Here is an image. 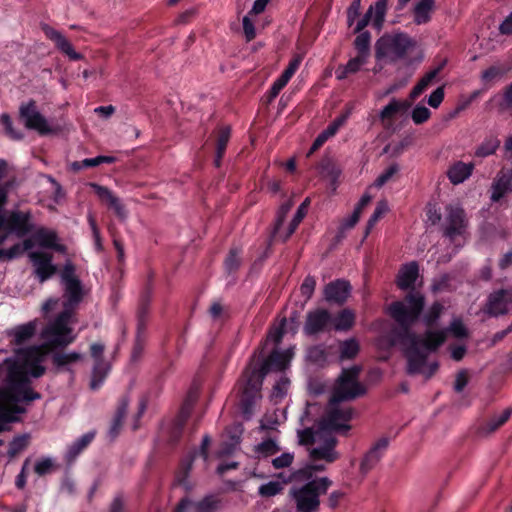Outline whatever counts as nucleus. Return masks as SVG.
<instances>
[{"label":"nucleus","instance_id":"f704fd0d","mask_svg":"<svg viewBox=\"0 0 512 512\" xmlns=\"http://www.w3.org/2000/svg\"><path fill=\"white\" fill-rule=\"evenodd\" d=\"M499 146L500 140L497 137H487L476 149L475 156L481 158L490 156L496 152Z\"/></svg>","mask_w":512,"mask_h":512},{"label":"nucleus","instance_id":"aec40b11","mask_svg":"<svg viewBox=\"0 0 512 512\" xmlns=\"http://www.w3.org/2000/svg\"><path fill=\"white\" fill-rule=\"evenodd\" d=\"M42 30L45 36L54 42L56 48L68 56L70 60L78 61L83 58L82 54L74 50L72 44L62 35L61 32L49 25H44Z\"/></svg>","mask_w":512,"mask_h":512},{"label":"nucleus","instance_id":"603ef678","mask_svg":"<svg viewBox=\"0 0 512 512\" xmlns=\"http://www.w3.org/2000/svg\"><path fill=\"white\" fill-rule=\"evenodd\" d=\"M498 106L501 111L512 110V83L504 88Z\"/></svg>","mask_w":512,"mask_h":512},{"label":"nucleus","instance_id":"a19ab883","mask_svg":"<svg viewBox=\"0 0 512 512\" xmlns=\"http://www.w3.org/2000/svg\"><path fill=\"white\" fill-rule=\"evenodd\" d=\"M355 314L353 311L349 309L342 310L336 321H335V329L336 330H349L354 325Z\"/></svg>","mask_w":512,"mask_h":512},{"label":"nucleus","instance_id":"6ab92c4d","mask_svg":"<svg viewBox=\"0 0 512 512\" xmlns=\"http://www.w3.org/2000/svg\"><path fill=\"white\" fill-rule=\"evenodd\" d=\"M29 258L40 281H45L57 272V266L52 263V255L42 252H31Z\"/></svg>","mask_w":512,"mask_h":512},{"label":"nucleus","instance_id":"0eeeda50","mask_svg":"<svg viewBox=\"0 0 512 512\" xmlns=\"http://www.w3.org/2000/svg\"><path fill=\"white\" fill-rule=\"evenodd\" d=\"M415 45V40L406 33L384 34L376 42L375 56L377 59L390 58L393 61L403 59Z\"/></svg>","mask_w":512,"mask_h":512},{"label":"nucleus","instance_id":"de8ad7c7","mask_svg":"<svg viewBox=\"0 0 512 512\" xmlns=\"http://www.w3.org/2000/svg\"><path fill=\"white\" fill-rule=\"evenodd\" d=\"M430 117L431 111L427 107L419 104L414 107L411 113L412 121L416 125L425 123L426 121L429 120Z\"/></svg>","mask_w":512,"mask_h":512},{"label":"nucleus","instance_id":"2f4dec72","mask_svg":"<svg viewBox=\"0 0 512 512\" xmlns=\"http://www.w3.org/2000/svg\"><path fill=\"white\" fill-rule=\"evenodd\" d=\"M36 330V321H32L18 326L12 332L15 344L20 345L22 343L29 341L35 335Z\"/></svg>","mask_w":512,"mask_h":512},{"label":"nucleus","instance_id":"6e6552de","mask_svg":"<svg viewBox=\"0 0 512 512\" xmlns=\"http://www.w3.org/2000/svg\"><path fill=\"white\" fill-rule=\"evenodd\" d=\"M360 372L359 366L344 369L335 381L330 398L335 402L353 400L365 393V388L358 381Z\"/></svg>","mask_w":512,"mask_h":512},{"label":"nucleus","instance_id":"bb28decb","mask_svg":"<svg viewBox=\"0 0 512 512\" xmlns=\"http://www.w3.org/2000/svg\"><path fill=\"white\" fill-rule=\"evenodd\" d=\"M472 171V164H466L462 161H458L449 168L447 176L450 182L456 185L464 182L472 174Z\"/></svg>","mask_w":512,"mask_h":512},{"label":"nucleus","instance_id":"6e6d98bb","mask_svg":"<svg viewBox=\"0 0 512 512\" xmlns=\"http://www.w3.org/2000/svg\"><path fill=\"white\" fill-rule=\"evenodd\" d=\"M445 97V89L444 86H439L436 88L428 98V104L432 108H438L443 102Z\"/></svg>","mask_w":512,"mask_h":512},{"label":"nucleus","instance_id":"c03bdc74","mask_svg":"<svg viewBox=\"0 0 512 512\" xmlns=\"http://www.w3.org/2000/svg\"><path fill=\"white\" fill-rule=\"evenodd\" d=\"M387 3L388 0H377L374 4L373 11L375 13L373 19V26L376 28H381L384 22V18L387 11Z\"/></svg>","mask_w":512,"mask_h":512},{"label":"nucleus","instance_id":"338daca9","mask_svg":"<svg viewBox=\"0 0 512 512\" xmlns=\"http://www.w3.org/2000/svg\"><path fill=\"white\" fill-rule=\"evenodd\" d=\"M450 331L457 338H465L468 336V331L465 325L460 320H454L450 325Z\"/></svg>","mask_w":512,"mask_h":512},{"label":"nucleus","instance_id":"393cba45","mask_svg":"<svg viewBox=\"0 0 512 512\" xmlns=\"http://www.w3.org/2000/svg\"><path fill=\"white\" fill-rule=\"evenodd\" d=\"M231 137L230 126H221L217 129L215 139V159L214 165L219 168L225 155L228 142Z\"/></svg>","mask_w":512,"mask_h":512},{"label":"nucleus","instance_id":"412c9836","mask_svg":"<svg viewBox=\"0 0 512 512\" xmlns=\"http://www.w3.org/2000/svg\"><path fill=\"white\" fill-rule=\"evenodd\" d=\"M300 63V57H296L290 60L288 66L285 68L282 74L273 82L269 91L267 92L269 101L275 99L279 95L281 90L288 84L290 79L293 77V75L299 68Z\"/></svg>","mask_w":512,"mask_h":512},{"label":"nucleus","instance_id":"a878e982","mask_svg":"<svg viewBox=\"0 0 512 512\" xmlns=\"http://www.w3.org/2000/svg\"><path fill=\"white\" fill-rule=\"evenodd\" d=\"M418 275L419 269L416 262L404 265L397 276L398 287L402 290L413 289Z\"/></svg>","mask_w":512,"mask_h":512},{"label":"nucleus","instance_id":"dca6fc26","mask_svg":"<svg viewBox=\"0 0 512 512\" xmlns=\"http://www.w3.org/2000/svg\"><path fill=\"white\" fill-rule=\"evenodd\" d=\"M316 169L320 177L327 181L329 188L336 192L342 175V168L332 156L325 154L318 162Z\"/></svg>","mask_w":512,"mask_h":512},{"label":"nucleus","instance_id":"774afa93","mask_svg":"<svg viewBox=\"0 0 512 512\" xmlns=\"http://www.w3.org/2000/svg\"><path fill=\"white\" fill-rule=\"evenodd\" d=\"M326 386L319 379L312 378L308 382V390L313 395H320L325 392Z\"/></svg>","mask_w":512,"mask_h":512},{"label":"nucleus","instance_id":"3c124183","mask_svg":"<svg viewBox=\"0 0 512 512\" xmlns=\"http://www.w3.org/2000/svg\"><path fill=\"white\" fill-rule=\"evenodd\" d=\"M399 171V165L393 163L389 165L376 179L375 185L378 187L386 184L397 172Z\"/></svg>","mask_w":512,"mask_h":512},{"label":"nucleus","instance_id":"c85d7f7f","mask_svg":"<svg viewBox=\"0 0 512 512\" xmlns=\"http://www.w3.org/2000/svg\"><path fill=\"white\" fill-rule=\"evenodd\" d=\"M330 316L325 310H318L309 314L306 322V330L309 333H317L325 328L328 324Z\"/></svg>","mask_w":512,"mask_h":512},{"label":"nucleus","instance_id":"4d7b16f0","mask_svg":"<svg viewBox=\"0 0 512 512\" xmlns=\"http://www.w3.org/2000/svg\"><path fill=\"white\" fill-rule=\"evenodd\" d=\"M504 72L505 71L501 67L493 65L482 72L481 79L484 82H490L496 78L501 77Z\"/></svg>","mask_w":512,"mask_h":512},{"label":"nucleus","instance_id":"864d4df0","mask_svg":"<svg viewBox=\"0 0 512 512\" xmlns=\"http://www.w3.org/2000/svg\"><path fill=\"white\" fill-rule=\"evenodd\" d=\"M256 449L261 455L270 456L278 452L279 447L274 440L268 439L260 443Z\"/></svg>","mask_w":512,"mask_h":512},{"label":"nucleus","instance_id":"9d476101","mask_svg":"<svg viewBox=\"0 0 512 512\" xmlns=\"http://www.w3.org/2000/svg\"><path fill=\"white\" fill-rule=\"evenodd\" d=\"M19 118L27 129L37 131L42 136L55 134L58 131L57 128L51 127L46 118L37 110L36 101L33 99L26 103H21Z\"/></svg>","mask_w":512,"mask_h":512},{"label":"nucleus","instance_id":"a18cd8bd","mask_svg":"<svg viewBox=\"0 0 512 512\" xmlns=\"http://www.w3.org/2000/svg\"><path fill=\"white\" fill-rule=\"evenodd\" d=\"M82 358L77 352L58 353L53 356V363L56 367L61 368L71 363L77 362Z\"/></svg>","mask_w":512,"mask_h":512},{"label":"nucleus","instance_id":"37998d69","mask_svg":"<svg viewBox=\"0 0 512 512\" xmlns=\"http://www.w3.org/2000/svg\"><path fill=\"white\" fill-rule=\"evenodd\" d=\"M1 124L4 127L5 134L12 140H22L24 138V134L22 131L16 130L13 127V122L11 117L4 113L0 118Z\"/></svg>","mask_w":512,"mask_h":512},{"label":"nucleus","instance_id":"58836bf2","mask_svg":"<svg viewBox=\"0 0 512 512\" xmlns=\"http://www.w3.org/2000/svg\"><path fill=\"white\" fill-rule=\"evenodd\" d=\"M443 310L444 307L440 302H434L423 315L426 327H434Z\"/></svg>","mask_w":512,"mask_h":512},{"label":"nucleus","instance_id":"4468645a","mask_svg":"<svg viewBox=\"0 0 512 512\" xmlns=\"http://www.w3.org/2000/svg\"><path fill=\"white\" fill-rule=\"evenodd\" d=\"M62 280L65 283L67 297V302L64 303L63 308L68 306L74 310V306L83 298V290L79 279L74 274V266L70 262H67L64 266Z\"/></svg>","mask_w":512,"mask_h":512},{"label":"nucleus","instance_id":"680f3d73","mask_svg":"<svg viewBox=\"0 0 512 512\" xmlns=\"http://www.w3.org/2000/svg\"><path fill=\"white\" fill-rule=\"evenodd\" d=\"M366 57L362 55H357L356 57L350 59L345 66L346 71L350 74L357 73L361 66L365 63Z\"/></svg>","mask_w":512,"mask_h":512},{"label":"nucleus","instance_id":"2eb2a0df","mask_svg":"<svg viewBox=\"0 0 512 512\" xmlns=\"http://www.w3.org/2000/svg\"><path fill=\"white\" fill-rule=\"evenodd\" d=\"M512 308V288L493 291L488 296L484 311L489 316L504 315Z\"/></svg>","mask_w":512,"mask_h":512},{"label":"nucleus","instance_id":"39448f33","mask_svg":"<svg viewBox=\"0 0 512 512\" xmlns=\"http://www.w3.org/2000/svg\"><path fill=\"white\" fill-rule=\"evenodd\" d=\"M73 316L74 310L67 306L41 331V338L50 350L66 347L73 341V330L69 325Z\"/></svg>","mask_w":512,"mask_h":512},{"label":"nucleus","instance_id":"ddd939ff","mask_svg":"<svg viewBox=\"0 0 512 512\" xmlns=\"http://www.w3.org/2000/svg\"><path fill=\"white\" fill-rule=\"evenodd\" d=\"M97 484L90 478L78 480L76 483L64 481L60 487L63 497H73L79 502H90L95 494Z\"/></svg>","mask_w":512,"mask_h":512},{"label":"nucleus","instance_id":"f3484780","mask_svg":"<svg viewBox=\"0 0 512 512\" xmlns=\"http://www.w3.org/2000/svg\"><path fill=\"white\" fill-rule=\"evenodd\" d=\"M89 186L98 197L99 201L112 211L119 220H124L127 217V210L121 200L107 187L97 183H90Z\"/></svg>","mask_w":512,"mask_h":512},{"label":"nucleus","instance_id":"72a5a7b5","mask_svg":"<svg viewBox=\"0 0 512 512\" xmlns=\"http://www.w3.org/2000/svg\"><path fill=\"white\" fill-rule=\"evenodd\" d=\"M352 113V107L347 106L328 126L324 129L325 133L331 138L336 135L341 127L345 125Z\"/></svg>","mask_w":512,"mask_h":512},{"label":"nucleus","instance_id":"5701e85b","mask_svg":"<svg viewBox=\"0 0 512 512\" xmlns=\"http://www.w3.org/2000/svg\"><path fill=\"white\" fill-rule=\"evenodd\" d=\"M447 64V60H442L436 67L428 71L417 84L412 88L409 94L411 101H415L425 90H427L436 81V78Z\"/></svg>","mask_w":512,"mask_h":512},{"label":"nucleus","instance_id":"cd10ccee","mask_svg":"<svg viewBox=\"0 0 512 512\" xmlns=\"http://www.w3.org/2000/svg\"><path fill=\"white\" fill-rule=\"evenodd\" d=\"M413 101H399L392 99L380 112L379 118L382 122L391 120L396 114L407 111Z\"/></svg>","mask_w":512,"mask_h":512},{"label":"nucleus","instance_id":"13d9d810","mask_svg":"<svg viewBox=\"0 0 512 512\" xmlns=\"http://www.w3.org/2000/svg\"><path fill=\"white\" fill-rule=\"evenodd\" d=\"M30 214L23 211H14L5 224H29Z\"/></svg>","mask_w":512,"mask_h":512},{"label":"nucleus","instance_id":"7ed1b4c3","mask_svg":"<svg viewBox=\"0 0 512 512\" xmlns=\"http://www.w3.org/2000/svg\"><path fill=\"white\" fill-rule=\"evenodd\" d=\"M50 351L44 343L19 349L15 361L9 366L8 375L11 386L17 383H25L28 380V374L33 377L41 376L45 372V367L40 363Z\"/></svg>","mask_w":512,"mask_h":512},{"label":"nucleus","instance_id":"c9c22d12","mask_svg":"<svg viewBox=\"0 0 512 512\" xmlns=\"http://www.w3.org/2000/svg\"><path fill=\"white\" fill-rule=\"evenodd\" d=\"M447 224H464L465 211L458 204H449L445 208Z\"/></svg>","mask_w":512,"mask_h":512},{"label":"nucleus","instance_id":"8fccbe9b","mask_svg":"<svg viewBox=\"0 0 512 512\" xmlns=\"http://www.w3.org/2000/svg\"><path fill=\"white\" fill-rule=\"evenodd\" d=\"M109 366L105 363H99L94 367L93 376L91 380V387L96 388L107 375Z\"/></svg>","mask_w":512,"mask_h":512},{"label":"nucleus","instance_id":"49530a36","mask_svg":"<svg viewBox=\"0 0 512 512\" xmlns=\"http://www.w3.org/2000/svg\"><path fill=\"white\" fill-rule=\"evenodd\" d=\"M294 233V226H272L270 235L275 242H284Z\"/></svg>","mask_w":512,"mask_h":512},{"label":"nucleus","instance_id":"473e14b6","mask_svg":"<svg viewBox=\"0 0 512 512\" xmlns=\"http://www.w3.org/2000/svg\"><path fill=\"white\" fill-rule=\"evenodd\" d=\"M369 226H343V236L349 238L354 243H362L369 235Z\"/></svg>","mask_w":512,"mask_h":512},{"label":"nucleus","instance_id":"69168bd1","mask_svg":"<svg viewBox=\"0 0 512 512\" xmlns=\"http://www.w3.org/2000/svg\"><path fill=\"white\" fill-rule=\"evenodd\" d=\"M96 166H99L98 156L94 158H86L82 161H75L71 164V168L75 172L83 168H91Z\"/></svg>","mask_w":512,"mask_h":512},{"label":"nucleus","instance_id":"e2e57ef3","mask_svg":"<svg viewBox=\"0 0 512 512\" xmlns=\"http://www.w3.org/2000/svg\"><path fill=\"white\" fill-rule=\"evenodd\" d=\"M293 206L292 201L288 200L284 202L278 209L274 224H284L287 215L291 211Z\"/></svg>","mask_w":512,"mask_h":512},{"label":"nucleus","instance_id":"423d86ee","mask_svg":"<svg viewBox=\"0 0 512 512\" xmlns=\"http://www.w3.org/2000/svg\"><path fill=\"white\" fill-rule=\"evenodd\" d=\"M331 481L322 477L307 482L303 486L293 487L290 496L294 500L298 512H315L320 506L319 496L325 494Z\"/></svg>","mask_w":512,"mask_h":512},{"label":"nucleus","instance_id":"1a4fd4ad","mask_svg":"<svg viewBox=\"0 0 512 512\" xmlns=\"http://www.w3.org/2000/svg\"><path fill=\"white\" fill-rule=\"evenodd\" d=\"M406 300L408 307L404 303L397 301L393 302L388 308L391 317L402 326L410 325L418 320L425 304V298L419 292H410L406 296Z\"/></svg>","mask_w":512,"mask_h":512},{"label":"nucleus","instance_id":"f03ea898","mask_svg":"<svg viewBox=\"0 0 512 512\" xmlns=\"http://www.w3.org/2000/svg\"><path fill=\"white\" fill-rule=\"evenodd\" d=\"M334 431L317 422L311 427L297 431L298 443L310 446L309 456L314 461L323 460L328 463L337 459V439Z\"/></svg>","mask_w":512,"mask_h":512},{"label":"nucleus","instance_id":"c756f323","mask_svg":"<svg viewBox=\"0 0 512 512\" xmlns=\"http://www.w3.org/2000/svg\"><path fill=\"white\" fill-rule=\"evenodd\" d=\"M435 0H421L416 4L413 10L414 22L417 25L426 24L431 20V12L433 11Z\"/></svg>","mask_w":512,"mask_h":512},{"label":"nucleus","instance_id":"f8f14e48","mask_svg":"<svg viewBox=\"0 0 512 512\" xmlns=\"http://www.w3.org/2000/svg\"><path fill=\"white\" fill-rule=\"evenodd\" d=\"M409 347L406 351V357L408 359V372L424 373L426 377H430L437 369L438 364L432 363L428 368L425 369L426 355L421 353L419 349V341L416 335L409 336Z\"/></svg>","mask_w":512,"mask_h":512},{"label":"nucleus","instance_id":"a211bd4d","mask_svg":"<svg viewBox=\"0 0 512 512\" xmlns=\"http://www.w3.org/2000/svg\"><path fill=\"white\" fill-rule=\"evenodd\" d=\"M19 397L6 391H0V432L4 430L5 423L16 420L15 414L25 410L18 406Z\"/></svg>","mask_w":512,"mask_h":512},{"label":"nucleus","instance_id":"ea45409f","mask_svg":"<svg viewBox=\"0 0 512 512\" xmlns=\"http://www.w3.org/2000/svg\"><path fill=\"white\" fill-rule=\"evenodd\" d=\"M371 44V34L368 31L358 33L354 40V47L359 55L367 57Z\"/></svg>","mask_w":512,"mask_h":512},{"label":"nucleus","instance_id":"79ce46f5","mask_svg":"<svg viewBox=\"0 0 512 512\" xmlns=\"http://www.w3.org/2000/svg\"><path fill=\"white\" fill-rule=\"evenodd\" d=\"M311 470H312V468H302L297 471H294L287 478L284 477L282 473H280L278 475V478L281 479V482H280L281 484H286V483H290L293 481L300 483L304 480H308L311 478V476H312Z\"/></svg>","mask_w":512,"mask_h":512},{"label":"nucleus","instance_id":"9b49d317","mask_svg":"<svg viewBox=\"0 0 512 512\" xmlns=\"http://www.w3.org/2000/svg\"><path fill=\"white\" fill-rule=\"evenodd\" d=\"M342 402L343 401L340 400L334 402L333 399L330 398L327 414L318 422L327 426L334 432L348 431L350 429L348 422L352 418L353 410L350 406L341 405Z\"/></svg>","mask_w":512,"mask_h":512},{"label":"nucleus","instance_id":"e433bc0d","mask_svg":"<svg viewBox=\"0 0 512 512\" xmlns=\"http://www.w3.org/2000/svg\"><path fill=\"white\" fill-rule=\"evenodd\" d=\"M509 191H512L511 180L505 176L499 178L493 185L492 201H499Z\"/></svg>","mask_w":512,"mask_h":512},{"label":"nucleus","instance_id":"052dcab7","mask_svg":"<svg viewBox=\"0 0 512 512\" xmlns=\"http://www.w3.org/2000/svg\"><path fill=\"white\" fill-rule=\"evenodd\" d=\"M309 205L310 199L306 198L298 207L295 215L293 216L289 224H300L308 212Z\"/></svg>","mask_w":512,"mask_h":512},{"label":"nucleus","instance_id":"f257e3e1","mask_svg":"<svg viewBox=\"0 0 512 512\" xmlns=\"http://www.w3.org/2000/svg\"><path fill=\"white\" fill-rule=\"evenodd\" d=\"M292 357V349L284 351L274 349L264 360L260 369L252 372L243 391L242 406L245 413L251 412L266 374L284 371L289 366Z\"/></svg>","mask_w":512,"mask_h":512},{"label":"nucleus","instance_id":"7c9ffc66","mask_svg":"<svg viewBox=\"0 0 512 512\" xmlns=\"http://www.w3.org/2000/svg\"><path fill=\"white\" fill-rule=\"evenodd\" d=\"M29 379L25 383H17L14 386H11L9 382V376L7 377L8 388L3 391L9 392L12 395H16L19 397L18 402L23 399L25 401H33L38 399L40 395L34 392L28 386Z\"/></svg>","mask_w":512,"mask_h":512},{"label":"nucleus","instance_id":"4be33fe9","mask_svg":"<svg viewBox=\"0 0 512 512\" xmlns=\"http://www.w3.org/2000/svg\"><path fill=\"white\" fill-rule=\"evenodd\" d=\"M419 349L424 348L428 352H434L446 340V332L443 329L427 327L422 337H418Z\"/></svg>","mask_w":512,"mask_h":512},{"label":"nucleus","instance_id":"20e7f679","mask_svg":"<svg viewBox=\"0 0 512 512\" xmlns=\"http://www.w3.org/2000/svg\"><path fill=\"white\" fill-rule=\"evenodd\" d=\"M11 228V232L27 238L23 240L22 248L20 245H14L8 250L0 251V258L11 259L21 250H30L35 247L53 248L61 253L66 251L65 246L57 243V235L53 231L40 226H11Z\"/></svg>","mask_w":512,"mask_h":512},{"label":"nucleus","instance_id":"bf43d9fd","mask_svg":"<svg viewBox=\"0 0 512 512\" xmlns=\"http://www.w3.org/2000/svg\"><path fill=\"white\" fill-rule=\"evenodd\" d=\"M55 467V464H54V461L51 459V458H46V459H42L40 461H38L36 464H35V472L42 476V475H45L47 473H49L50 471H52V469Z\"/></svg>","mask_w":512,"mask_h":512},{"label":"nucleus","instance_id":"09e8293b","mask_svg":"<svg viewBox=\"0 0 512 512\" xmlns=\"http://www.w3.org/2000/svg\"><path fill=\"white\" fill-rule=\"evenodd\" d=\"M283 486L279 481H270L259 487V494L262 497H273L281 493Z\"/></svg>","mask_w":512,"mask_h":512},{"label":"nucleus","instance_id":"0e129e2a","mask_svg":"<svg viewBox=\"0 0 512 512\" xmlns=\"http://www.w3.org/2000/svg\"><path fill=\"white\" fill-rule=\"evenodd\" d=\"M294 460V455L291 453H283L277 458L273 459L272 464L276 469L289 467Z\"/></svg>","mask_w":512,"mask_h":512},{"label":"nucleus","instance_id":"4c0bfd02","mask_svg":"<svg viewBox=\"0 0 512 512\" xmlns=\"http://www.w3.org/2000/svg\"><path fill=\"white\" fill-rule=\"evenodd\" d=\"M360 345L355 338L345 340L340 345V358L353 359L359 353Z\"/></svg>","mask_w":512,"mask_h":512},{"label":"nucleus","instance_id":"5fc2aeb1","mask_svg":"<svg viewBox=\"0 0 512 512\" xmlns=\"http://www.w3.org/2000/svg\"><path fill=\"white\" fill-rule=\"evenodd\" d=\"M389 207L388 203L386 201H379L377 203V206L367 221L366 224H376L378 221H380L385 213H387Z\"/></svg>","mask_w":512,"mask_h":512},{"label":"nucleus","instance_id":"b1692460","mask_svg":"<svg viewBox=\"0 0 512 512\" xmlns=\"http://www.w3.org/2000/svg\"><path fill=\"white\" fill-rule=\"evenodd\" d=\"M350 284L344 280H336L326 285L325 299L328 302L343 303L349 296Z\"/></svg>","mask_w":512,"mask_h":512}]
</instances>
